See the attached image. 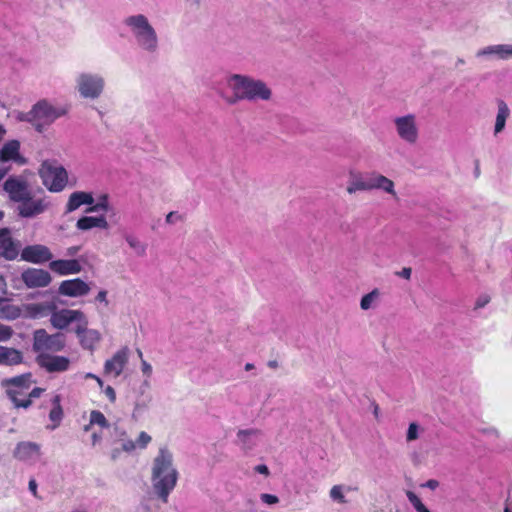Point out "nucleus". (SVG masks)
<instances>
[{"label":"nucleus","mask_w":512,"mask_h":512,"mask_svg":"<svg viewBox=\"0 0 512 512\" xmlns=\"http://www.w3.org/2000/svg\"><path fill=\"white\" fill-rule=\"evenodd\" d=\"M178 479L174 453L167 445H161L151 463V482L155 493L164 503H167Z\"/></svg>","instance_id":"obj_1"},{"label":"nucleus","mask_w":512,"mask_h":512,"mask_svg":"<svg viewBox=\"0 0 512 512\" xmlns=\"http://www.w3.org/2000/svg\"><path fill=\"white\" fill-rule=\"evenodd\" d=\"M122 24L141 52L146 54L158 52L160 48L158 32L145 14H130L123 19Z\"/></svg>","instance_id":"obj_2"},{"label":"nucleus","mask_w":512,"mask_h":512,"mask_svg":"<svg viewBox=\"0 0 512 512\" xmlns=\"http://www.w3.org/2000/svg\"><path fill=\"white\" fill-rule=\"evenodd\" d=\"M227 85L233 92L227 99L229 104L242 100L269 101L272 97V91L264 81L248 75L232 74L227 79Z\"/></svg>","instance_id":"obj_3"},{"label":"nucleus","mask_w":512,"mask_h":512,"mask_svg":"<svg viewBox=\"0 0 512 512\" xmlns=\"http://www.w3.org/2000/svg\"><path fill=\"white\" fill-rule=\"evenodd\" d=\"M31 377V374H23L2 381V385L6 387L7 394L16 407H29L31 398H38L44 391L41 388H33L28 392L33 383Z\"/></svg>","instance_id":"obj_4"},{"label":"nucleus","mask_w":512,"mask_h":512,"mask_svg":"<svg viewBox=\"0 0 512 512\" xmlns=\"http://www.w3.org/2000/svg\"><path fill=\"white\" fill-rule=\"evenodd\" d=\"M31 108L34 128L40 133L53 124L57 119L68 113V108L66 106L55 104L47 99L39 100Z\"/></svg>","instance_id":"obj_5"},{"label":"nucleus","mask_w":512,"mask_h":512,"mask_svg":"<svg viewBox=\"0 0 512 512\" xmlns=\"http://www.w3.org/2000/svg\"><path fill=\"white\" fill-rule=\"evenodd\" d=\"M39 176L43 185L51 192L63 191L68 184V172L56 160H45L39 168Z\"/></svg>","instance_id":"obj_6"},{"label":"nucleus","mask_w":512,"mask_h":512,"mask_svg":"<svg viewBox=\"0 0 512 512\" xmlns=\"http://www.w3.org/2000/svg\"><path fill=\"white\" fill-rule=\"evenodd\" d=\"M105 78L97 72L83 71L75 78V89L83 99H98L105 90Z\"/></svg>","instance_id":"obj_7"},{"label":"nucleus","mask_w":512,"mask_h":512,"mask_svg":"<svg viewBox=\"0 0 512 512\" xmlns=\"http://www.w3.org/2000/svg\"><path fill=\"white\" fill-rule=\"evenodd\" d=\"M395 132L400 140L415 145L420 137L419 122L415 114H405L393 119Z\"/></svg>","instance_id":"obj_8"},{"label":"nucleus","mask_w":512,"mask_h":512,"mask_svg":"<svg viewBox=\"0 0 512 512\" xmlns=\"http://www.w3.org/2000/svg\"><path fill=\"white\" fill-rule=\"evenodd\" d=\"M65 341L62 335H49L45 330L40 329L34 333L33 347L38 352L60 351L64 348Z\"/></svg>","instance_id":"obj_9"},{"label":"nucleus","mask_w":512,"mask_h":512,"mask_svg":"<svg viewBox=\"0 0 512 512\" xmlns=\"http://www.w3.org/2000/svg\"><path fill=\"white\" fill-rule=\"evenodd\" d=\"M50 322L52 326L56 329L63 330L66 329L71 323L76 322L77 325L81 322L85 323V314L80 310H72V309H60L51 312Z\"/></svg>","instance_id":"obj_10"},{"label":"nucleus","mask_w":512,"mask_h":512,"mask_svg":"<svg viewBox=\"0 0 512 512\" xmlns=\"http://www.w3.org/2000/svg\"><path fill=\"white\" fill-rule=\"evenodd\" d=\"M13 454L17 460L29 465H35L42 458L41 446L30 441L18 443Z\"/></svg>","instance_id":"obj_11"},{"label":"nucleus","mask_w":512,"mask_h":512,"mask_svg":"<svg viewBox=\"0 0 512 512\" xmlns=\"http://www.w3.org/2000/svg\"><path fill=\"white\" fill-rule=\"evenodd\" d=\"M88 320L85 317V323L81 322L76 325L75 333L79 338L80 345L90 351H94L96 346L102 339L101 333L96 329H88Z\"/></svg>","instance_id":"obj_12"},{"label":"nucleus","mask_w":512,"mask_h":512,"mask_svg":"<svg viewBox=\"0 0 512 512\" xmlns=\"http://www.w3.org/2000/svg\"><path fill=\"white\" fill-rule=\"evenodd\" d=\"M151 441H152V437L147 432L141 431L138 434V437L136 438V440H132V439L124 440V442L122 444V449H119V447L113 448L111 450V458L113 460H117L120 457L122 452L132 453V452L136 451L137 449L144 450L149 446Z\"/></svg>","instance_id":"obj_13"},{"label":"nucleus","mask_w":512,"mask_h":512,"mask_svg":"<svg viewBox=\"0 0 512 512\" xmlns=\"http://www.w3.org/2000/svg\"><path fill=\"white\" fill-rule=\"evenodd\" d=\"M475 56L479 59L506 61L512 59V44L488 45L477 50Z\"/></svg>","instance_id":"obj_14"},{"label":"nucleus","mask_w":512,"mask_h":512,"mask_svg":"<svg viewBox=\"0 0 512 512\" xmlns=\"http://www.w3.org/2000/svg\"><path fill=\"white\" fill-rule=\"evenodd\" d=\"M129 359V349L123 347L119 349L114 355L106 360L104 364V372L106 375L118 377L123 372Z\"/></svg>","instance_id":"obj_15"},{"label":"nucleus","mask_w":512,"mask_h":512,"mask_svg":"<svg viewBox=\"0 0 512 512\" xmlns=\"http://www.w3.org/2000/svg\"><path fill=\"white\" fill-rule=\"evenodd\" d=\"M372 190L381 191L394 200L399 199L394 181L376 171L370 173V191Z\"/></svg>","instance_id":"obj_16"},{"label":"nucleus","mask_w":512,"mask_h":512,"mask_svg":"<svg viewBox=\"0 0 512 512\" xmlns=\"http://www.w3.org/2000/svg\"><path fill=\"white\" fill-rule=\"evenodd\" d=\"M21 278L28 288L46 287L51 282L50 274L43 269L29 268L25 270Z\"/></svg>","instance_id":"obj_17"},{"label":"nucleus","mask_w":512,"mask_h":512,"mask_svg":"<svg viewBox=\"0 0 512 512\" xmlns=\"http://www.w3.org/2000/svg\"><path fill=\"white\" fill-rule=\"evenodd\" d=\"M4 190L13 201L19 203H22L30 195L27 183L22 179L14 177L5 181Z\"/></svg>","instance_id":"obj_18"},{"label":"nucleus","mask_w":512,"mask_h":512,"mask_svg":"<svg viewBox=\"0 0 512 512\" xmlns=\"http://www.w3.org/2000/svg\"><path fill=\"white\" fill-rule=\"evenodd\" d=\"M38 364L48 372H63L69 368L70 360L64 356L41 353L37 357Z\"/></svg>","instance_id":"obj_19"},{"label":"nucleus","mask_w":512,"mask_h":512,"mask_svg":"<svg viewBox=\"0 0 512 512\" xmlns=\"http://www.w3.org/2000/svg\"><path fill=\"white\" fill-rule=\"evenodd\" d=\"M90 286L80 278L65 280L59 286V293L69 297H81L89 293Z\"/></svg>","instance_id":"obj_20"},{"label":"nucleus","mask_w":512,"mask_h":512,"mask_svg":"<svg viewBox=\"0 0 512 512\" xmlns=\"http://www.w3.org/2000/svg\"><path fill=\"white\" fill-rule=\"evenodd\" d=\"M21 258L32 263H43L53 258L49 248L44 245H31L21 252Z\"/></svg>","instance_id":"obj_21"},{"label":"nucleus","mask_w":512,"mask_h":512,"mask_svg":"<svg viewBox=\"0 0 512 512\" xmlns=\"http://www.w3.org/2000/svg\"><path fill=\"white\" fill-rule=\"evenodd\" d=\"M22 307L24 318L39 319L51 315V312L56 308V304L55 302L50 301L23 304Z\"/></svg>","instance_id":"obj_22"},{"label":"nucleus","mask_w":512,"mask_h":512,"mask_svg":"<svg viewBox=\"0 0 512 512\" xmlns=\"http://www.w3.org/2000/svg\"><path fill=\"white\" fill-rule=\"evenodd\" d=\"M0 161H13L18 165H25L27 160L20 153V142L18 140H10L6 142L0 149Z\"/></svg>","instance_id":"obj_23"},{"label":"nucleus","mask_w":512,"mask_h":512,"mask_svg":"<svg viewBox=\"0 0 512 512\" xmlns=\"http://www.w3.org/2000/svg\"><path fill=\"white\" fill-rule=\"evenodd\" d=\"M20 245L15 243L8 229L0 230L1 255L7 260L15 259L19 254Z\"/></svg>","instance_id":"obj_24"},{"label":"nucleus","mask_w":512,"mask_h":512,"mask_svg":"<svg viewBox=\"0 0 512 512\" xmlns=\"http://www.w3.org/2000/svg\"><path fill=\"white\" fill-rule=\"evenodd\" d=\"M46 208L47 203L43 199H34L29 195L27 199L20 203L18 210L23 217H33L44 212Z\"/></svg>","instance_id":"obj_25"},{"label":"nucleus","mask_w":512,"mask_h":512,"mask_svg":"<svg viewBox=\"0 0 512 512\" xmlns=\"http://www.w3.org/2000/svg\"><path fill=\"white\" fill-rule=\"evenodd\" d=\"M49 268L59 275L78 274L82 270V266L76 259L54 260L49 264Z\"/></svg>","instance_id":"obj_26"},{"label":"nucleus","mask_w":512,"mask_h":512,"mask_svg":"<svg viewBox=\"0 0 512 512\" xmlns=\"http://www.w3.org/2000/svg\"><path fill=\"white\" fill-rule=\"evenodd\" d=\"M261 432L257 429L239 430L237 433V444L242 450L248 452L257 446Z\"/></svg>","instance_id":"obj_27"},{"label":"nucleus","mask_w":512,"mask_h":512,"mask_svg":"<svg viewBox=\"0 0 512 512\" xmlns=\"http://www.w3.org/2000/svg\"><path fill=\"white\" fill-rule=\"evenodd\" d=\"M76 228L81 231H88L94 228L107 230L109 228V223L104 215L82 216L77 220Z\"/></svg>","instance_id":"obj_28"},{"label":"nucleus","mask_w":512,"mask_h":512,"mask_svg":"<svg viewBox=\"0 0 512 512\" xmlns=\"http://www.w3.org/2000/svg\"><path fill=\"white\" fill-rule=\"evenodd\" d=\"M94 203V197L91 193L85 191H75L70 194L66 203V212L70 213L77 210L82 205L90 207Z\"/></svg>","instance_id":"obj_29"},{"label":"nucleus","mask_w":512,"mask_h":512,"mask_svg":"<svg viewBox=\"0 0 512 512\" xmlns=\"http://www.w3.org/2000/svg\"><path fill=\"white\" fill-rule=\"evenodd\" d=\"M23 317V307L10 304L4 296L0 299V318L6 320H15Z\"/></svg>","instance_id":"obj_30"},{"label":"nucleus","mask_w":512,"mask_h":512,"mask_svg":"<svg viewBox=\"0 0 512 512\" xmlns=\"http://www.w3.org/2000/svg\"><path fill=\"white\" fill-rule=\"evenodd\" d=\"M357 489V487L344 484L334 485L329 491V497L334 503L344 505L348 503L346 495L352 491H356Z\"/></svg>","instance_id":"obj_31"},{"label":"nucleus","mask_w":512,"mask_h":512,"mask_svg":"<svg viewBox=\"0 0 512 512\" xmlns=\"http://www.w3.org/2000/svg\"><path fill=\"white\" fill-rule=\"evenodd\" d=\"M346 191L348 194H355L359 191H370V173L367 174L365 179L362 178L361 175H351Z\"/></svg>","instance_id":"obj_32"},{"label":"nucleus","mask_w":512,"mask_h":512,"mask_svg":"<svg viewBox=\"0 0 512 512\" xmlns=\"http://www.w3.org/2000/svg\"><path fill=\"white\" fill-rule=\"evenodd\" d=\"M124 240L134 254L139 257H144L147 253V244L143 242L138 236L133 233H125Z\"/></svg>","instance_id":"obj_33"},{"label":"nucleus","mask_w":512,"mask_h":512,"mask_svg":"<svg viewBox=\"0 0 512 512\" xmlns=\"http://www.w3.org/2000/svg\"><path fill=\"white\" fill-rule=\"evenodd\" d=\"M21 361L22 355L18 350L0 346V365H16Z\"/></svg>","instance_id":"obj_34"},{"label":"nucleus","mask_w":512,"mask_h":512,"mask_svg":"<svg viewBox=\"0 0 512 512\" xmlns=\"http://www.w3.org/2000/svg\"><path fill=\"white\" fill-rule=\"evenodd\" d=\"M508 116H509L508 106L503 101L499 102L496 121H495V127H494L495 134L502 132V130L505 128V124H506V120H507Z\"/></svg>","instance_id":"obj_35"},{"label":"nucleus","mask_w":512,"mask_h":512,"mask_svg":"<svg viewBox=\"0 0 512 512\" xmlns=\"http://www.w3.org/2000/svg\"><path fill=\"white\" fill-rule=\"evenodd\" d=\"M380 298V292L378 289H374L371 292L365 294L360 301V307L362 310H370L377 307Z\"/></svg>","instance_id":"obj_36"},{"label":"nucleus","mask_w":512,"mask_h":512,"mask_svg":"<svg viewBox=\"0 0 512 512\" xmlns=\"http://www.w3.org/2000/svg\"><path fill=\"white\" fill-rule=\"evenodd\" d=\"M54 407L49 413V418L54 422V425L49 427L51 430L55 429L62 419V409L60 406V397L55 396L53 399Z\"/></svg>","instance_id":"obj_37"},{"label":"nucleus","mask_w":512,"mask_h":512,"mask_svg":"<svg viewBox=\"0 0 512 512\" xmlns=\"http://www.w3.org/2000/svg\"><path fill=\"white\" fill-rule=\"evenodd\" d=\"M109 208H110V205H109L108 196L103 195L100 197V199L96 203L94 202L92 205H90V207H87L86 213H95V212H100V211L107 212L109 210Z\"/></svg>","instance_id":"obj_38"},{"label":"nucleus","mask_w":512,"mask_h":512,"mask_svg":"<svg viewBox=\"0 0 512 512\" xmlns=\"http://www.w3.org/2000/svg\"><path fill=\"white\" fill-rule=\"evenodd\" d=\"M90 425H96L101 428H109L110 424L105 417V415L98 411V410H92L90 412Z\"/></svg>","instance_id":"obj_39"},{"label":"nucleus","mask_w":512,"mask_h":512,"mask_svg":"<svg viewBox=\"0 0 512 512\" xmlns=\"http://www.w3.org/2000/svg\"><path fill=\"white\" fill-rule=\"evenodd\" d=\"M424 428L421 427L418 423L412 422L409 424L407 432H406V441L412 442L421 436L423 434Z\"/></svg>","instance_id":"obj_40"},{"label":"nucleus","mask_w":512,"mask_h":512,"mask_svg":"<svg viewBox=\"0 0 512 512\" xmlns=\"http://www.w3.org/2000/svg\"><path fill=\"white\" fill-rule=\"evenodd\" d=\"M15 118L21 122H28L34 127V120L32 116V108L28 112H16Z\"/></svg>","instance_id":"obj_41"},{"label":"nucleus","mask_w":512,"mask_h":512,"mask_svg":"<svg viewBox=\"0 0 512 512\" xmlns=\"http://www.w3.org/2000/svg\"><path fill=\"white\" fill-rule=\"evenodd\" d=\"M114 437L115 442H120L121 445L123 444L124 440L129 439L126 430L117 426L114 427ZM119 449H122V446Z\"/></svg>","instance_id":"obj_42"},{"label":"nucleus","mask_w":512,"mask_h":512,"mask_svg":"<svg viewBox=\"0 0 512 512\" xmlns=\"http://www.w3.org/2000/svg\"><path fill=\"white\" fill-rule=\"evenodd\" d=\"M11 335V328L0 323V342L7 341L11 337Z\"/></svg>","instance_id":"obj_43"},{"label":"nucleus","mask_w":512,"mask_h":512,"mask_svg":"<svg viewBox=\"0 0 512 512\" xmlns=\"http://www.w3.org/2000/svg\"><path fill=\"white\" fill-rule=\"evenodd\" d=\"M260 498H261L262 502L269 504V505L276 504L279 501L277 496L272 495V494H267V493L261 494Z\"/></svg>","instance_id":"obj_44"},{"label":"nucleus","mask_w":512,"mask_h":512,"mask_svg":"<svg viewBox=\"0 0 512 512\" xmlns=\"http://www.w3.org/2000/svg\"><path fill=\"white\" fill-rule=\"evenodd\" d=\"M104 394L108 397V399L114 403L116 400V392L113 387L106 386L103 390Z\"/></svg>","instance_id":"obj_45"},{"label":"nucleus","mask_w":512,"mask_h":512,"mask_svg":"<svg viewBox=\"0 0 512 512\" xmlns=\"http://www.w3.org/2000/svg\"><path fill=\"white\" fill-rule=\"evenodd\" d=\"M141 371L146 377H150L152 374V366L147 361L142 360Z\"/></svg>","instance_id":"obj_46"},{"label":"nucleus","mask_w":512,"mask_h":512,"mask_svg":"<svg viewBox=\"0 0 512 512\" xmlns=\"http://www.w3.org/2000/svg\"><path fill=\"white\" fill-rule=\"evenodd\" d=\"M29 491L33 494V496L38 497V485L35 479H31L28 484Z\"/></svg>","instance_id":"obj_47"},{"label":"nucleus","mask_w":512,"mask_h":512,"mask_svg":"<svg viewBox=\"0 0 512 512\" xmlns=\"http://www.w3.org/2000/svg\"><path fill=\"white\" fill-rule=\"evenodd\" d=\"M96 300L99 302H103L105 304V306H107L108 305L107 292L105 290L99 291L96 296Z\"/></svg>","instance_id":"obj_48"},{"label":"nucleus","mask_w":512,"mask_h":512,"mask_svg":"<svg viewBox=\"0 0 512 512\" xmlns=\"http://www.w3.org/2000/svg\"><path fill=\"white\" fill-rule=\"evenodd\" d=\"M7 294V284L5 279L0 276V299Z\"/></svg>","instance_id":"obj_49"},{"label":"nucleus","mask_w":512,"mask_h":512,"mask_svg":"<svg viewBox=\"0 0 512 512\" xmlns=\"http://www.w3.org/2000/svg\"><path fill=\"white\" fill-rule=\"evenodd\" d=\"M255 471H256L257 473L263 474V475H265V476H267V475L269 474V469H268V467H267L266 465H264V464L257 465V466L255 467Z\"/></svg>","instance_id":"obj_50"},{"label":"nucleus","mask_w":512,"mask_h":512,"mask_svg":"<svg viewBox=\"0 0 512 512\" xmlns=\"http://www.w3.org/2000/svg\"><path fill=\"white\" fill-rule=\"evenodd\" d=\"M179 216L175 212H170L166 216V222L169 224H173L178 220Z\"/></svg>","instance_id":"obj_51"},{"label":"nucleus","mask_w":512,"mask_h":512,"mask_svg":"<svg viewBox=\"0 0 512 512\" xmlns=\"http://www.w3.org/2000/svg\"><path fill=\"white\" fill-rule=\"evenodd\" d=\"M424 486L431 490H435L439 486V482L437 480L431 479V480H428L424 484Z\"/></svg>","instance_id":"obj_52"},{"label":"nucleus","mask_w":512,"mask_h":512,"mask_svg":"<svg viewBox=\"0 0 512 512\" xmlns=\"http://www.w3.org/2000/svg\"><path fill=\"white\" fill-rule=\"evenodd\" d=\"M399 275L405 279H409L411 277V269L403 268Z\"/></svg>","instance_id":"obj_53"},{"label":"nucleus","mask_w":512,"mask_h":512,"mask_svg":"<svg viewBox=\"0 0 512 512\" xmlns=\"http://www.w3.org/2000/svg\"><path fill=\"white\" fill-rule=\"evenodd\" d=\"M80 250V247L78 246H72L67 249V254L70 256L76 255Z\"/></svg>","instance_id":"obj_54"},{"label":"nucleus","mask_w":512,"mask_h":512,"mask_svg":"<svg viewBox=\"0 0 512 512\" xmlns=\"http://www.w3.org/2000/svg\"><path fill=\"white\" fill-rule=\"evenodd\" d=\"M91 439H92V445L95 446L96 444H98L101 441V435H99L97 433H93L91 436Z\"/></svg>","instance_id":"obj_55"},{"label":"nucleus","mask_w":512,"mask_h":512,"mask_svg":"<svg viewBox=\"0 0 512 512\" xmlns=\"http://www.w3.org/2000/svg\"><path fill=\"white\" fill-rule=\"evenodd\" d=\"M488 302V299H479L477 301V307H483Z\"/></svg>","instance_id":"obj_56"},{"label":"nucleus","mask_w":512,"mask_h":512,"mask_svg":"<svg viewBox=\"0 0 512 512\" xmlns=\"http://www.w3.org/2000/svg\"><path fill=\"white\" fill-rule=\"evenodd\" d=\"M8 172V169H5V168H0V182L2 181V179L5 177V175L7 174Z\"/></svg>","instance_id":"obj_57"},{"label":"nucleus","mask_w":512,"mask_h":512,"mask_svg":"<svg viewBox=\"0 0 512 512\" xmlns=\"http://www.w3.org/2000/svg\"><path fill=\"white\" fill-rule=\"evenodd\" d=\"M94 380L97 382V384L99 385V387H101V388L103 387L104 383H103V381L101 380V378H99L98 376H96V378H95Z\"/></svg>","instance_id":"obj_58"},{"label":"nucleus","mask_w":512,"mask_h":512,"mask_svg":"<svg viewBox=\"0 0 512 512\" xmlns=\"http://www.w3.org/2000/svg\"><path fill=\"white\" fill-rule=\"evenodd\" d=\"M97 375L93 374V373H87L85 375V378H89V379H95Z\"/></svg>","instance_id":"obj_59"},{"label":"nucleus","mask_w":512,"mask_h":512,"mask_svg":"<svg viewBox=\"0 0 512 512\" xmlns=\"http://www.w3.org/2000/svg\"><path fill=\"white\" fill-rule=\"evenodd\" d=\"M253 368V364H250V363H247L245 365V369L248 371V370H251Z\"/></svg>","instance_id":"obj_60"},{"label":"nucleus","mask_w":512,"mask_h":512,"mask_svg":"<svg viewBox=\"0 0 512 512\" xmlns=\"http://www.w3.org/2000/svg\"><path fill=\"white\" fill-rule=\"evenodd\" d=\"M91 426H92V425H90V423H89V424H87V425H85V426H84V431H86V432H87V431H89V430H90V428H91Z\"/></svg>","instance_id":"obj_61"},{"label":"nucleus","mask_w":512,"mask_h":512,"mask_svg":"<svg viewBox=\"0 0 512 512\" xmlns=\"http://www.w3.org/2000/svg\"><path fill=\"white\" fill-rule=\"evenodd\" d=\"M465 63V61L463 59H458L457 60V65L461 64L463 65Z\"/></svg>","instance_id":"obj_62"},{"label":"nucleus","mask_w":512,"mask_h":512,"mask_svg":"<svg viewBox=\"0 0 512 512\" xmlns=\"http://www.w3.org/2000/svg\"><path fill=\"white\" fill-rule=\"evenodd\" d=\"M3 133H5V129L2 125H0V134H3Z\"/></svg>","instance_id":"obj_63"},{"label":"nucleus","mask_w":512,"mask_h":512,"mask_svg":"<svg viewBox=\"0 0 512 512\" xmlns=\"http://www.w3.org/2000/svg\"><path fill=\"white\" fill-rule=\"evenodd\" d=\"M504 512H510V511L506 508Z\"/></svg>","instance_id":"obj_64"}]
</instances>
